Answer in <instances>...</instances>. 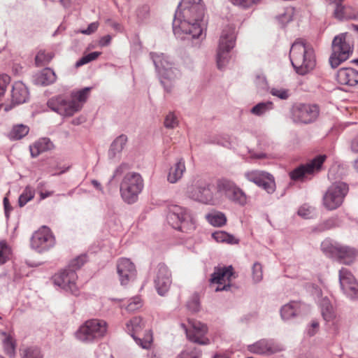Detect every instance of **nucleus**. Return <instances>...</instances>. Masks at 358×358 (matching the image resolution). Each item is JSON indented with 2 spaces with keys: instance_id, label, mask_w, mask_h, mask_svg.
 <instances>
[{
  "instance_id": "nucleus-17",
  "label": "nucleus",
  "mask_w": 358,
  "mask_h": 358,
  "mask_svg": "<svg viewBox=\"0 0 358 358\" xmlns=\"http://www.w3.org/2000/svg\"><path fill=\"white\" fill-rule=\"evenodd\" d=\"M339 282L343 294L348 298L358 299V282L348 269L342 268L339 271Z\"/></svg>"
},
{
  "instance_id": "nucleus-34",
  "label": "nucleus",
  "mask_w": 358,
  "mask_h": 358,
  "mask_svg": "<svg viewBox=\"0 0 358 358\" xmlns=\"http://www.w3.org/2000/svg\"><path fill=\"white\" fill-rule=\"evenodd\" d=\"M127 140L126 135L121 134L113 141L108 150V157L110 159L115 158L117 155L122 152L127 144Z\"/></svg>"
},
{
  "instance_id": "nucleus-60",
  "label": "nucleus",
  "mask_w": 358,
  "mask_h": 358,
  "mask_svg": "<svg viewBox=\"0 0 358 358\" xmlns=\"http://www.w3.org/2000/svg\"><path fill=\"white\" fill-rule=\"evenodd\" d=\"M311 214V209L306 205L302 206L298 210V215L303 218H308Z\"/></svg>"
},
{
  "instance_id": "nucleus-20",
  "label": "nucleus",
  "mask_w": 358,
  "mask_h": 358,
  "mask_svg": "<svg viewBox=\"0 0 358 358\" xmlns=\"http://www.w3.org/2000/svg\"><path fill=\"white\" fill-rule=\"evenodd\" d=\"M326 159V155H319L310 162L302 164L289 173L292 180H297L302 179L306 175L312 174L320 169L322 164Z\"/></svg>"
},
{
  "instance_id": "nucleus-11",
  "label": "nucleus",
  "mask_w": 358,
  "mask_h": 358,
  "mask_svg": "<svg viewBox=\"0 0 358 358\" xmlns=\"http://www.w3.org/2000/svg\"><path fill=\"white\" fill-rule=\"evenodd\" d=\"M290 113L294 122L310 124L317 118L320 110L317 105L296 103L292 107Z\"/></svg>"
},
{
  "instance_id": "nucleus-59",
  "label": "nucleus",
  "mask_w": 358,
  "mask_h": 358,
  "mask_svg": "<svg viewBox=\"0 0 358 358\" xmlns=\"http://www.w3.org/2000/svg\"><path fill=\"white\" fill-rule=\"evenodd\" d=\"M130 169V166L127 163H122L118 167L116 168V169L114 171V173L112 176V178L110 180H112L113 178H115L116 176L121 175L125 171L129 170Z\"/></svg>"
},
{
  "instance_id": "nucleus-45",
  "label": "nucleus",
  "mask_w": 358,
  "mask_h": 358,
  "mask_svg": "<svg viewBox=\"0 0 358 358\" xmlns=\"http://www.w3.org/2000/svg\"><path fill=\"white\" fill-rule=\"evenodd\" d=\"M294 14V8L292 7H287L284 9L283 13L280 14L277 18L281 24H286L292 20Z\"/></svg>"
},
{
  "instance_id": "nucleus-7",
  "label": "nucleus",
  "mask_w": 358,
  "mask_h": 358,
  "mask_svg": "<svg viewBox=\"0 0 358 358\" xmlns=\"http://www.w3.org/2000/svg\"><path fill=\"white\" fill-rule=\"evenodd\" d=\"M107 323L101 320L92 319L86 321L76 332V337L84 343H92L99 340L106 334Z\"/></svg>"
},
{
  "instance_id": "nucleus-32",
  "label": "nucleus",
  "mask_w": 358,
  "mask_h": 358,
  "mask_svg": "<svg viewBox=\"0 0 358 358\" xmlns=\"http://www.w3.org/2000/svg\"><path fill=\"white\" fill-rule=\"evenodd\" d=\"M185 171V160L182 158L178 159L169 169L167 176L168 181L172 184L176 183L182 178Z\"/></svg>"
},
{
  "instance_id": "nucleus-55",
  "label": "nucleus",
  "mask_w": 358,
  "mask_h": 358,
  "mask_svg": "<svg viewBox=\"0 0 358 358\" xmlns=\"http://www.w3.org/2000/svg\"><path fill=\"white\" fill-rule=\"evenodd\" d=\"M252 278L255 282H259L262 280L263 272L262 265L256 262L252 266Z\"/></svg>"
},
{
  "instance_id": "nucleus-41",
  "label": "nucleus",
  "mask_w": 358,
  "mask_h": 358,
  "mask_svg": "<svg viewBox=\"0 0 358 358\" xmlns=\"http://www.w3.org/2000/svg\"><path fill=\"white\" fill-rule=\"evenodd\" d=\"M228 199L241 206L245 205L248 201V198L245 193L237 185L235 187L234 191L229 196Z\"/></svg>"
},
{
  "instance_id": "nucleus-58",
  "label": "nucleus",
  "mask_w": 358,
  "mask_h": 358,
  "mask_svg": "<svg viewBox=\"0 0 358 358\" xmlns=\"http://www.w3.org/2000/svg\"><path fill=\"white\" fill-rule=\"evenodd\" d=\"M201 355L200 350L194 349L190 352L183 351L179 354L176 358H199Z\"/></svg>"
},
{
  "instance_id": "nucleus-3",
  "label": "nucleus",
  "mask_w": 358,
  "mask_h": 358,
  "mask_svg": "<svg viewBox=\"0 0 358 358\" xmlns=\"http://www.w3.org/2000/svg\"><path fill=\"white\" fill-rule=\"evenodd\" d=\"M289 59L292 66L299 75H306L315 66L313 49L301 39H297L292 44Z\"/></svg>"
},
{
  "instance_id": "nucleus-48",
  "label": "nucleus",
  "mask_w": 358,
  "mask_h": 358,
  "mask_svg": "<svg viewBox=\"0 0 358 358\" xmlns=\"http://www.w3.org/2000/svg\"><path fill=\"white\" fill-rule=\"evenodd\" d=\"M270 93L282 100H287L290 96L289 90L282 87H273Z\"/></svg>"
},
{
  "instance_id": "nucleus-29",
  "label": "nucleus",
  "mask_w": 358,
  "mask_h": 358,
  "mask_svg": "<svg viewBox=\"0 0 358 358\" xmlns=\"http://www.w3.org/2000/svg\"><path fill=\"white\" fill-rule=\"evenodd\" d=\"M56 80V75L50 68H45L33 76V83L36 85L47 86Z\"/></svg>"
},
{
  "instance_id": "nucleus-50",
  "label": "nucleus",
  "mask_w": 358,
  "mask_h": 358,
  "mask_svg": "<svg viewBox=\"0 0 358 358\" xmlns=\"http://www.w3.org/2000/svg\"><path fill=\"white\" fill-rule=\"evenodd\" d=\"M22 356V358H43L40 349L36 347L27 348Z\"/></svg>"
},
{
  "instance_id": "nucleus-63",
  "label": "nucleus",
  "mask_w": 358,
  "mask_h": 358,
  "mask_svg": "<svg viewBox=\"0 0 358 358\" xmlns=\"http://www.w3.org/2000/svg\"><path fill=\"white\" fill-rule=\"evenodd\" d=\"M311 327L312 329H308V334L311 336H313L315 332L316 329L319 327V323L317 321H314L311 323Z\"/></svg>"
},
{
  "instance_id": "nucleus-53",
  "label": "nucleus",
  "mask_w": 358,
  "mask_h": 358,
  "mask_svg": "<svg viewBox=\"0 0 358 358\" xmlns=\"http://www.w3.org/2000/svg\"><path fill=\"white\" fill-rule=\"evenodd\" d=\"M10 249L4 241H0V264H3L8 259Z\"/></svg>"
},
{
  "instance_id": "nucleus-51",
  "label": "nucleus",
  "mask_w": 358,
  "mask_h": 358,
  "mask_svg": "<svg viewBox=\"0 0 358 358\" xmlns=\"http://www.w3.org/2000/svg\"><path fill=\"white\" fill-rule=\"evenodd\" d=\"M232 4L240 8L246 9L257 4L262 0H229Z\"/></svg>"
},
{
  "instance_id": "nucleus-14",
  "label": "nucleus",
  "mask_w": 358,
  "mask_h": 358,
  "mask_svg": "<svg viewBox=\"0 0 358 358\" xmlns=\"http://www.w3.org/2000/svg\"><path fill=\"white\" fill-rule=\"evenodd\" d=\"M47 106L62 116H71L80 109L76 101L68 100L63 95L52 96L48 101Z\"/></svg>"
},
{
  "instance_id": "nucleus-5",
  "label": "nucleus",
  "mask_w": 358,
  "mask_h": 358,
  "mask_svg": "<svg viewBox=\"0 0 358 358\" xmlns=\"http://www.w3.org/2000/svg\"><path fill=\"white\" fill-rule=\"evenodd\" d=\"M166 219L173 229L183 233H191L196 228L190 211L178 205H172L169 208Z\"/></svg>"
},
{
  "instance_id": "nucleus-35",
  "label": "nucleus",
  "mask_w": 358,
  "mask_h": 358,
  "mask_svg": "<svg viewBox=\"0 0 358 358\" xmlns=\"http://www.w3.org/2000/svg\"><path fill=\"white\" fill-rule=\"evenodd\" d=\"M2 335L3 336L2 343L5 353L10 357H14L16 348L15 339L12 335L5 332L2 333Z\"/></svg>"
},
{
  "instance_id": "nucleus-33",
  "label": "nucleus",
  "mask_w": 358,
  "mask_h": 358,
  "mask_svg": "<svg viewBox=\"0 0 358 358\" xmlns=\"http://www.w3.org/2000/svg\"><path fill=\"white\" fill-rule=\"evenodd\" d=\"M341 245L335 241L327 238L322 242L321 250L327 257L335 259Z\"/></svg>"
},
{
  "instance_id": "nucleus-44",
  "label": "nucleus",
  "mask_w": 358,
  "mask_h": 358,
  "mask_svg": "<svg viewBox=\"0 0 358 358\" xmlns=\"http://www.w3.org/2000/svg\"><path fill=\"white\" fill-rule=\"evenodd\" d=\"M35 195L34 189L30 186H27L22 193L20 195L18 203L20 207L25 206L31 201Z\"/></svg>"
},
{
  "instance_id": "nucleus-57",
  "label": "nucleus",
  "mask_w": 358,
  "mask_h": 358,
  "mask_svg": "<svg viewBox=\"0 0 358 358\" xmlns=\"http://www.w3.org/2000/svg\"><path fill=\"white\" fill-rule=\"evenodd\" d=\"M338 225V220L336 217H331L322 222L320 225L322 230H328Z\"/></svg>"
},
{
  "instance_id": "nucleus-16",
  "label": "nucleus",
  "mask_w": 358,
  "mask_h": 358,
  "mask_svg": "<svg viewBox=\"0 0 358 358\" xmlns=\"http://www.w3.org/2000/svg\"><path fill=\"white\" fill-rule=\"evenodd\" d=\"M77 278V274L74 271H69L65 268L55 274L52 280L55 285L59 287L66 292H70L73 295L77 296L79 294V290L76 283Z\"/></svg>"
},
{
  "instance_id": "nucleus-40",
  "label": "nucleus",
  "mask_w": 358,
  "mask_h": 358,
  "mask_svg": "<svg viewBox=\"0 0 358 358\" xmlns=\"http://www.w3.org/2000/svg\"><path fill=\"white\" fill-rule=\"evenodd\" d=\"M273 108L271 101L260 102L250 109V113L256 116H262Z\"/></svg>"
},
{
  "instance_id": "nucleus-24",
  "label": "nucleus",
  "mask_w": 358,
  "mask_h": 358,
  "mask_svg": "<svg viewBox=\"0 0 358 358\" xmlns=\"http://www.w3.org/2000/svg\"><path fill=\"white\" fill-rule=\"evenodd\" d=\"M117 272L121 285H125L136 276V268L134 264L127 258H120L117 262Z\"/></svg>"
},
{
  "instance_id": "nucleus-9",
  "label": "nucleus",
  "mask_w": 358,
  "mask_h": 358,
  "mask_svg": "<svg viewBox=\"0 0 358 358\" xmlns=\"http://www.w3.org/2000/svg\"><path fill=\"white\" fill-rule=\"evenodd\" d=\"M349 192L348 185L342 181L333 182L323 196V205L329 210L341 206Z\"/></svg>"
},
{
  "instance_id": "nucleus-36",
  "label": "nucleus",
  "mask_w": 358,
  "mask_h": 358,
  "mask_svg": "<svg viewBox=\"0 0 358 358\" xmlns=\"http://www.w3.org/2000/svg\"><path fill=\"white\" fill-rule=\"evenodd\" d=\"M236 185L231 180L227 179H220L217 182V191L218 193L224 194L227 198L234 191Z\"/></svg>"
},
{
  "instance_id": "nucleus-1",
  "label": "nucleus",
  "mask_w": 358,
  "mask_h": 358,
  "mask_svg": "<svg viewBox=\"0 0 358 358\" xmlns=\"http://www.w3.org/2000/svg\"><path fill=\"white\" fill-rule=\"evenodd\" d=\"M205 7L201 0H182L173 20V34L180 40L190 41L203 35L201 22Z\"/></svg>"
},
{
  "instance_id": "nucleus-15",
  "label": "nucleus",
  "mask_w": 358,
  "mask_h": 358,
  "mask_svg": "<svg viewBox=\"0 0 358 358\" xmlns=\"http://www.w3.org/2000/svg\"><path fill=\"white\" fill-rule=\"evenodd\" d=\"M322 316L327 327L334 334H338L342 324L341 317L337 315L330 301L324 298L320 301Z\"/></svg>"
},
{
  "instance_id": "nucleus-49",
  "label": "nucleus",
  "mask_w": 358,
  "mask_h": 358,
  "mask_svg": "<svg viewBox=\"0 0 358 358\" xmlns=\"http://www.w3.org/2000/svg\"><path fill=\"white\" fill-rule=\"evenodd\" d=\"M142 306V301L139 296H134L131 298L127 301V305L125 308L128 312L135 311Z\"/></svg>"
},
{
  "instance_id": "nucleus-64",
  "label": "nucleus",
  "mask_w": 358,
  "mask_h": 358,
  "mask_svg": "<svg viewBox=\"0 0 358 358\" xmlns=\"http://www.w3.org/2000/svg\"><path fill=\"white\" fill-rule=\"evenodd\" d=\"M351 150L354 152H358V135L351 142Z\"/></svg>"
},
{
  "instance_id": "nucleus-54",
  "label": "nucleus",
  "mask_w": 358,
  "mask_h": 358,
  "mask_svg": "<svg viewBox=\"0 0 358 358\" xmlns=\"http://www.w3.org/2000/svg\"><path fill=\"white\" fill-rule=\"evenodd\" d=\"M187 308L192 312H198L200 309V303L197 294H194L187 301Z\"/></svg>"
},
{
  "instance_id": "nucleus-43",
  "label": "nucleus",
  "mask_w": 358,
  "mask_h": 358,
  "mask_svg": "<svg viewBox=\"0 0 358 358\" xmlns=\"http://www.w3.org/2000/svg\"><path fill=\"white\" fill-rule=\"evenodd\" d=\"M92 87H87L77 92H71V101H76L82 107L80 103L85 102L89 96Z\"/></svg>"
},
{
  "instance_id": "nucleus-30",
  "label": "nucleus",
  "mask_w": 358,
  "mask_h": 358,
  "mask_svg": "<svg viewBox=\"0 0 358 358\" xmlns=\"http://www.w3.org/2000/svg\"><path fill=\"white\" fill-rule=\"evenodd\" d=\"M358 252L352 247L341 245L338 254H337L335 259L341 264L350 265L354 262Z\"/></svg>"
},
{
  "instance_id": "nucleus-8",
  "label": "nucleus",
  "mask_w": 358,
  "mask_h": 358,
  "mask_svg": "<svg viewBox=\"0 0 358 358\" xmlns=\"http://www.w3.org/2000/svg\"><path fill=\"white\" fill-rule=\"evenodd\" d=\"M236 31L234 25H228L222 31L217 52V65L222 69L229 59V52L236 43Z\"/></svg>"
},
{
  "instance_id": "nucleus-2",
  "label": "nucleus",
  "mask_w": 358,
  "mask_h": 358,
  "mask_svg": "<svg viewBox=\"0 0 358 358\" xmlns=\"http://www.w3.org/2000/svg\"><path fill=\"white\" fill-rule=\"evenodd\" d=\"M150 57L159 76L161 84L167 92H171L173 83L181 78L180 70L164 53L150 52Z\"/></svg>"
},
{
  "instance_id": "nucleus-28",
  "label": "nucleus",
  "mask_w": 358,
  "mask_h": 358,
  "mask_svg": "<svg viewBox=\"0 0 358 358\" xmlns=\"http://www.w3.org/2000/svg\"><path fill=\"white\" fill-rule=\"evenodd\" d=\"M12 102L15 104H22L27 102L29 98V92L27 86L21 81L15 82L11 92Z\"/></svg>"
},
{
  "instance_id": "nucleus-31",
  "label": "nucleus",
  "mask_w": 358,
  "mask_h": 358,
  "mask_svg": "<svg viewBox=\"0 0 358 358\" xmlns=\"http://www.w3.org/2000/svg\"><path fill=\"white\" fill-rule=\"evenodd\" d=\"M54 148L53 143L49 138H41L33 144L29 145L31 156L33 158L37 157L41 153L50 150Z\"/></svg>"
},
{
  "instance_id": "nucleus-19",
  "label": "nucleus",
  "mask_w": 358,
  "mask_h": 358,
  "mask_svg": "<svg viewBox=\"0 0 358 358\" xmlns=\"http://www.w3.org/2000/svg\"><path fill=\"white\" fill-rule=\"evenodd\" d=\"M245 177L250 182L262 187L268 194L275 191V185L273 177L268 173L260 171H252L245 173Z\"/></svg>"
},
{
  "instance_id": "nucleus-27",
  "label": "nucleus",
  "mask_w": 358,
  "mask_h": 358,
  "mask_svg": "<svg viewBox=\"0 0 358 358\" xmlns=\"http://www.w3.org/2000/svg\"><path fill=\"white\" fill-rule=\"evenodd\" d=\"M335 8L333 17L339 21L357 19V15L354 8L350 5H345L343 2L334 4Z\"/></svg>"
},
{
  "instance_id": "nucleus-4",
  "label": "nucleus",
  "mask_w": 358,
  "mask_h": 358,
  "mask_svg": "<svg viewBox=\"0 0 358 358\" xmlns=\"http://www.w3.org/2000/svg\"><path fill=\"white\" fill-rule=\"evenodd\" d=\"M331 49L329 63L335 69L348 59L353 52L354 45L351 36L348 32L336 36L332 41Z\"/></svg>"
},
{
  "instance_id": "nucleus-39",
  "label": "nucleus",
  "mask_w": 358,
  "mask_h": 358,
  "mask_svg": "<svg viewBox=\"0 0 358 358\" xmlns=\"http://www.w3.org/2000/svg\"><path fill=\"white\" fill-rule=\"evenodd\" d=\"M212 237L218 243H226L231 245L238 243V239L224 231H218L213 233Z\"/></svg>"
},
{
  "instance_id": "nucleus-42",
  "label": "nucleus",
  "mask_w": 358,
  "mask_h": 358,
  "mask_svg": "<svg viewBox=\"0 0 358 358\" xmlns=\"http://www.w3.org/2000/svg\"><path fill=\"white\" fill-rule=\"evenodd\" d=\"M54 54L51 52H46L45 50L38 52L35 57V63L38 66H43L48 64L53 58Z\"/></svg>"
},
{
  "instance_id": "nucleus-25",
  "label": "nucleus",
  "mask_w": 358,
  "mask_h": 358,
  "mask_svg": "<svg viewBox=\"0 0 358 358\" xmlns=\"http://www.w3.org/2000/svg\"><path fill=\"white\" fill-rule=\"evenodd\" d=\"M308 307L300 301H292L280 308V315L283 320H288L305 315Z\"/></svg>"
},
{
  "instance_id": "nucleus-12",
  "label": "nucleus",
  "mask_w": 358,
  "mask_h": 358,
  "mask_svg": "<svg viewBox=\"0 0 358 358\" xmlns=\"http://www.w3.org/2000/svg\"><path fill=\"white\" fill-rule=\"evenodd\" d=\"M126 331L131 336L136 344L143 349H149L152 343V334L148 331L143 338H138L136 334L145 327V322L141 317H134L125 324Z\"/></svg>"
},
{
  "instance_id": "nucleus-6",
  "label": "nucleus",
  "mask_w": 358,
  "mask_h": 358,
  "mask_svg": "<svg viewBox=\"0 0 358 358\" xmlns=\"http://www.w3.org/2000/svg\"><path fill=\"white\" fill-rule=\"evenodd\" d=\"M144 187L143 179L140 173L129 172L126 173L120 185V195L124 202L135 203Z\"/></svg>"
},
{
  "instance_id": "nucleus-23",
  "label": "nucleus",
  "mask_w": 358,
  "mask_h": 358,
  "mask_svg": "<svg viewBox=\"0 0 358 358\" xmlns=\"http://www.w3.org/2000/svg\"><path fill=\"white\" fill-rule=\"evenodd\" d=\"M248 350L254 354L271 355L282 351L283 348L273 340L262 339L252 345H249Z\"/></svg>"
},
{
  "instance_id": "nucleus-52",
  "label": "nucleus",
  "mask_w": 358,
  "mask_h": 358,
  "mask_svg": "<svg viewBox=\"0 0 358 358\" xmlns=\"http://www.w3.org/2000/svg\"><path fill=\"white\" fill-rule=\"evenodd\" d=\"M101 55L100 52H90L83 57H81L77 62L76 66H80L84 64H86L92 61L95 60L99 55Z\"/></svg>"
},
{
  "instance_id": "nucleus-37",
  "label": "nucleus",
  "mask_w": 358,
  "mask_h": 358,
  "mask_svg": "<svg viewBox=\"0 0 358 358\" xmlns=\"http://www.w3.org/2000/svg\"><path fill=\"white\" fill-rule=\"evenodd\" d=\"M29 132V127L23 124H17L13 125L9 134L8 138L12 141H17L23 138Z\"/></svg>"
},
{
  "instance_id": "nucleus-26",
  "label": "nucleus",
  "mask_w": 358,
  "mask_h": 358,
  "mask_svg": "<svg viewBox=\"0 0 358 358\" xmlns=\"http://www.w3.org/2000/svg\"><path fill=\"white\" fill-rule=\"evenodd\" d=\"M336 80L340 85L354 87L358 85V71L350 67H343L338 70Z\"/></svg>"
},
{
  "instance_id": "nucleus-47",
  "label": "nucleus",
  "mask_w": 358,
  "mask_h": 358,
  "mask_svg": "<svg viewBox=\"0 0 358 358\" xmlns=\"http://www.w3.org/2000/svg\"><path fill=\"white\" fill-rule=\"evenodd\" d=\"M164 125L167 129H174L178 125V120L173 112H169L164 119Z\"/></svg>"
},
{
  "instance_id": "nucleus-38",
  "label": "nucleus",
  "mask_w": 358,
  "mask_h": 358,
  "mask_svg": "<svg viewBox=\"0 0 358 358\" xmlns=\"http://www.w3.org/2000/svg\"><path fill=\"white\" fill-rule=\"evenodd\" d=\"M208 222L214 227H222L227 222V217L223 213L213 212L206 215Z\"/></svg>"
},
{
  "instance_id": "nucleus-61",
  "label": "nucleus",
  "mask_w": 358,
  "mask_h": 358,
  "mask_svg": "<svg viewBox=\"0 0 358 358\" xmlns=\"http://www.w3.org/2000/svg\"><path fill=\"white\" fill-rule=\"evenodd\" d=\"M112 36L109 34L102 36L99 41L101 47H106L110 44Z\"/></svg>"
},
{
  "instance_id": "nucleus-56",
  "label": "nucleus",
  "mask_w": 358,
  "mask_h": 358,
  "mask_svg": "<svg viewBox=\"0 0 358 358\" xmlns=\"http://www.w3.org/2000/svg\"><path fill=\"white\" fill-rule=\"evenodd\" d=\"M99 26V23L98 22H94L90 23L87 29L76 31V33H81L85 35H91L97 31Z\"/></svg>"
},
{
  "instance_id": "nucleus-62",
  "label": "nucleus",
  "mask_w": 358,
  "mask_h": 358,
  "mask_svg": "<svg viewBox=\"0 0 358 358\" xmlns=\"http://www.w3.org/2000/svg\"><path fill=\"white\" fill-rule=\"evenodd\" d=\"M217 143L225 148H229L231 146L229 137L227 135L221 136V139L217 140Z\"/></svg>"
},
{
  "instance_id": "nucleus-46",
  "label": "nucleus",
  "mask_w": 358,
  "mask_h": 358,
  "mask_svg": "<svg viewBox=\"0 0 358 358\" xmlns=\"http://www.w3.org/2000/svg\"><path fill=\"white\" fill-rule=\"evenodd\" d=\"M86 262H87V256L86 255L78 256L70 262V263L66 268L69 269V271H74V272H76V271L79 269L82 266H83V264Z\"/></svg>"
},
{
  "instance_id": "nucleus-21",
  "label": "nucleus",
  "mask_w": 358,
  "mask_h": 358,
  "mask_svg": "<svg viewBox=\"0 0 358 358\" xmlns=\"http://www.w3.org/2000/svg\"><path fill=\"white\" fill-rule=\"evenodd\" d=\"M233 275L234 272L231 266L215 268V271L211 275L210 281L213 283L218 284L215 291L228 290L230 287L229 282Z\"/></svg>"
},
{
  "instance_id": "nucleus-13",
  "label": "nucleus",
  "mask_w": 358,
  "mask_h": 358,
  "mask_svg": "<svg viewBox=\"0 0 358 358\" xmlns=\"http://www.w3.org/2000/svg\"><path fill=\"white\" fill-rule=\"evenodd\" d=\"M55 244V236L50 229L45 226L35 231L31 238V248L39 253L49 250Z\"/></svg>"
},
{
  "instance_id": "nucleus-18",
  "label": "nucleus",
  "mask_w": 358,
  "mask_h": 358,
  "mask_svg": "<svg viewBox=\"0 0 358 358\" xmlns=\"http://www.w3.org/2000/svg\"><path fill=\"white\" fill-rule=\"evenodd\" d=\"M190 329L185 324H181V327L185 331L187 338L194 343L200 345H207L209 339L205 335L208 331L207 326L199 321H189Z\"/></svg>"
},
{
  "instance_id": "nucleus-10",
  "label": "nucleus",
  "mask_w": 358,
  "mask_h": 358,
  "mask_svg": "<svg viewBox=\"0 0 358 358\" xmlns=\"http://www.w3.org/2000/svg\"><path fill=\"white\" fill-rule=\"evenodd\" d=\"M187 194L189 198L204 204L215 205L219 202L213 196L210 184L206 181H197L189 187Z\"/></svg>"
},
{
  "instance_id": "nucleus-22",
  "label": "nucleus",
  "mask_w": 358,
  "mask_h": 358,
  "mask_svg": "<svg viewBox=\"0 0 358 358\" xmlns=\"http://www.w3.org/2000/svg\"><path fill=\"white\" fill-rule=\"evenodd\" d=\"M171 274L168 267L164 264H159L154 282L159 295L164 296L169 291L171 285Z\"/></svg>"
}]
</instances>
